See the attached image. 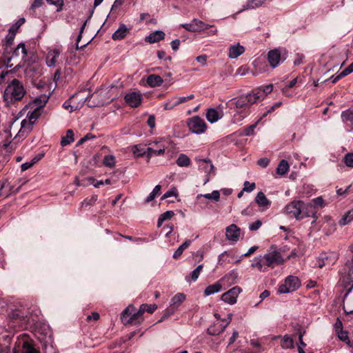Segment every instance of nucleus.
<instances>
[{
	"label": "nucleus",
	"mask_w": 353,
	"mask_h": 353,
	"mask_svg": "<svg viewBox=\"0 0 353 353\" xmlns=\"http://www.w3.org/2000/svg\"><path fill=\"white\" fill-rule=\"evenodd\" d=\"M285 214L296 220H301L305 217L312 216L314 218L312 223H314L318 219L316 212L310 203H305L301 200H294L288 204L284 209Z\"/></svg>",
	"instance_id": "obj_1"
},
{
	"label": "nucleus",
	"mask_w": 353,
	"mask_h": 353,
	"mask_svg": "<svg viewBox=\"0 0 353 353\" xmlns=\"http://www.w3.org/2000/svg\"><path fill=\"white\" fill-rule=\"evenodd\" d=\"M26 93L24 86L19 80L14 79L6 88L3 93V100L7 105L21 101Z\"/></svg>",
	"instance_id": "obj_2"
},
{
	"label": "nucleus",
	"mask_w": 353,
	"mask_h": 353,
	"mask_svg": "<svg viewBox=\"0 0 353 353\" xmlns=\"http://www.w3.org/2000/svg\"><path fill=\"white\" fill-rule=\"evenodd\" d=\"M256 102L257 101L256 100V97H254V95L252 92L245 95H240L237 97H234L230 99L227 103V105L230 109L234 108L237 110L244 111Z\"/></svg>",
	"instance_id": "obj_3"
},
{
	"label": "nucleus",
	"mask_w": 353,
	"mask_h": 353,
	"mask_svg": "<svg viewBox=\"0 0 353 353\" xmlns=\"http://www.w3.org/2000/svg\"><path fill=\"white\" fill-rule=\"evenodd\" d=\"M9 318L15 326L18 325L21 329H27L34 323V320L30 321L29 312L20 309L12 310L9 314Z\"/></svg>",
	"instance_id": "obj_4"
},
{
	"label": "nucleus",
	"mask_w": 353,
	"mask_h": 353,
	"mask_svg": "<svg viewBox=\"0 0 353 353\" xmlns=\"http://www.w3.org/2000/svg\"><path fill=\"white\" fill-rule=\"evenodd\" d=\"M300 286V279L297 276L290 275L285 279L284 283L279 286L278 292L280 294L289 293L296 290Z\"/></svg>",
	"instance_id": "obj_5"
},
{
	"label": "nucleus",
	"mask_w": 353,
	"mask_h": 353,
	"mask_svg": "<svg viewBox=\"0 0 353 353\" xmlns=\"http://www.w3.org/2000/svg\"><path fill=\"white\" fill-rule=\"evenodd\" d=\"M349 250L352 254V259L345 263L344 272L341 278L345 288H347L353 282V244L350 245Z\"/></svg>",
	"instance_id": "obj_6"
},
{
	"label": "nucleus",
	"mask_w": 353,
	"mask_h": 353,
	"mask_svg": "<svg viewBox=\"0 0 353 353\" xmlns=\"http://www.w3.org/2000/svg\"><path fill=\"white\" fill-rule=\"evenodd\" d=\"M27 50L24 43H20L11 52H5L4 58L7 63V66L11 68L12 64H10L12 59L21 57L24 59L27 56Z\"/></svg>",
	"instance_id": "obj_7"
},
{
	"label": "nucleus",
	"mask_w": 353,
	"mask_h": 353,
	"mask_svg": "<svg viewBox=\"0 0 353 353\" xmlns=\"http://www.w3.org/2000/svg\"><path fill=\"white\" fill-rule=\"evenodd\" d=\"M189 130L194 134H202L205 132L207 125L205 121L199 116H194L188 120Z\"/></svg>",
	"instance_id": "obj_8"
},
{
	"label": "nucleus",
	"mask_w": 353,
	"mask_h": 353,
	"mask_svg": "<svg viewBox=\"0 0 353 353\" xmlns=\"http://www.w3.org/2000/svg\"><path fill=\"white\" fill-rule=\"evenodd\" d=\"M263 264L268 267L274 268L284 263L281 253L277 250H274L266 253L263 256Z\"/></svg>",
	"instance_id": "obj_9"
},
{
	"label": "nucleus",
	"mask_w": 353,
	"mask_h": 353,
	"mask_svg": "<svg viewBox=\"0 0 353 353\" xmlns=\"http://www.w3.org/2000/svg\"><path fill=\"white\" fill-rule=\"evenodd\" d=\"M184 29L189 32H201L205 30H208L209 28H212L213 26H210L205 23L202 21H200L197 19H194L189 23H183L181 25Z\"/></svg>",
	"instance_id": "obj_10"
},
{
	"label": "nucleus",
	"mask_w": 353,
	"mask_h": 353,
	"mask_svg": "<svg viewBox=\"0 0 353 353\" xmlns=\"http://www.w3.org/2000/svg\"><path fill=\"white\" fill-rule=\"evenodd\" d=\"M337 259L334 252H323L316 258V265L319 268L325 265H332L336 263Z\"/></svg>",
	"instance_id": "obj_11"
},
{
	"label": "nucleus",
	"mask_w": 353,
	"mask_h": 353,
	"mask_svg": "<svg viewBox=\"0 0 353 353\" xmlns=\"http://www.w3.org/2000/svg\"><path fill=\"white\" fill-rule=\"evenodd\" d=\"M286 53L285 50H283V53L279 49L270 50L268 53V61L270 66L273 68L277 67L282 59L285 60L286 59L284 56Z\"/></svg>",
	"instance_id": "obj_12"
},
{
	"label": "nucleus",
	"mask_w": 353,
	"mask_h": 353,
	"mask_svg": "<svg viewBox=\"0 0 353 353\" xmlns=\"http://www.w3.org/2000/svg\"><path fill=\"white\" fill-rule=\"evenodd\" d=\"M241 289L239 286H235L221 295V300L230 305L236 302V298L241 293Z\"/></svg>",
	"instance_id": "obj_13"
},
{
	"label": "nucleus",
	"mask_w": 353,
	"mask_h": 353,
	"mask_svg": "<svg viewBox=\"0 0 353 353\" xmlns=\"http://www.w3.org/2000/svg\"><path fill=\"white\" fill-rule=\"evenodd\" d=\"M125 103L131 108L139 107L142 101L143 97L140 92H132L125 95Z\"/></svg>",
	"instance_id": "obj_14"
},
{
	"label": "nucleus",
	"mask_w": 353,
	"mask_h": 353,
	"mask_svg": "<svg viewBox=\"0 0 353 353\" xmlns=\"http://www.w3.org/2000/svg\"><path fill=\"white\" fill-rule=\"evenodd\" d=\"M241 234V229L235 224H231L225 229L226 238L229 241H237Z\"/></svg>",
	"instance_id": "obj_15"
},
{
	"label": "nucleus",
	"mask_w": 353,
	"mask_h": 353,
	"mask_svg": "<svg viewBox=\"0 0 353 353\" xmlns=\"http://www.w3.org/2000/svg\"><path fill=\"white\" fill-rule=\"evenodd\" d=\"M255 203L261 208L262 211L268 210L271 205V201H270L263 192H259L255 199Z\"/></svg>",
	"instance_id": "obj_16"
},
{
	"label": "nucleus",
	"mask_w": 353,
	"mask_h": 353,
	"mask_svg": "<svg viewBox=\"0 0 353 353\" xmlns=\"http://www.w3.org/2000/svg\"><path fill=\"white\" fill-rule=\"evenodd\" d=\"M272 85L270 84L265 85L263 89L259 88L256 91H253L252 93L258 102L264 99L266 95L272 91Z\"/></svg>",
	"instance_id": "obj_17"
},
{
	"label": "nucleus",
	"mask_w": 353,
	"mask_h": 353,
	"mask_svg": "<svg viewBox=\"0 0 353 353\" xmlns=\"http://www.w3.org/2000/svg\"><path fill=\"white\" fill-rule=\"evenodd\" d=\"M143 314L144 313L139 307V310L137 312L133 314L132 313V316L128 319V321H125V325H140L143 320L142 318Z\"/></svg>",
	"instance_id": "obj_18"
},
{
	"label": "nucleus",
	"mask_w": 353,
	"mask_h": 353,
	"mask_svg": "<svg viewBox=\"0 0 353 353\" xmlns=\"http://www.w3.org/2000/svg\"><path fill=\"white\" fill-rule=\"evenodd\" d=\"M129 31L130 29H128L125 24L121 23L119 28L113 33L112 39L114 41L123 39L127 36Z\"/></svg>",
	"instance_id": "obj_19"
},
{
	"label": "nucleus",
	"mask_w": 353,
	"mask_h": 353,
	"mask_svg": "<svg viewBox=\"0 0 353 353\" xmlns=\"http://www.w3.org/2000/svg\"><path fill=\"white\" fill-rule=\"evenodd\" d=\"M165 33L161 30H156L150 33L148 36L145 38V42L150 43H157L165 38Z\"/></svg>",
	"instance_id": "obj_20"
},
{
	"label": "nucleus",
	"mask_w": 353,
	"mask_h": 353,
	"mask_svg": "<svg viewBox=\"0 0 353 353\" xmlns=\"http://www.w3.org/2000/svg\"><path fill=\"white\" fill-rule=\"evenodd\" d=\"M18 343L19 346L21 345V353H40L39 351L37 350L34 345L26 339H22Z\"/></svg>",
	"instance_id": "obj_21"
},
{
	"label": "nucleus",
	"mask_w": 353,
	"mask_h": 353,
	"mask_svg": "<svg viewBox=\"0 0 353 353\" xmlns=\"http://www.w3.org/2000/svg\"><path fill=\"white\" fill-rule=\"evenodd\" d=\"M227 325H223L219 323H214L207 329V333L211 336H217L223 333Z\"/></svg>",
	"instance_id": "obj_22"
},
{
	"label": "nucleus",
	"mask_w": 353,
	"mask_h": 353,
	"mask_svg": "<svg viewBox=\"0 0 353 353\" xmlns=\"http://www.w3.org/2000/svg\"><path fill=\"white\" fill-rule=\"evenodd\" d=\"M341 119L343 123L350 127L348 130H353V110L348 109L343 111L341 113Z\"/></svg>",
	"instance_id": "obj_23"
},
{
	"label": "nucleus",
	"mask_w": 353,
	"mask_h": 353,
	"mask_svg": "<svg viewBox=\"0 0 353 353\" xmlns=\"http://www.w3.org/2000/svg\"><path fill=\"white\" fill-rule=\"evenodd\" d=\"M245 52V48L239 43L231 46L229 48L228 56L230 58L235 59L241 55Z\"/></svg>",
	"instance_id": "obj_24"
},
{
	"label": "nucleus",
	"mask_w": 353,
	"mask_h": 353,
	"mask_svg": "<svg viewBox=\"0 0 353 353\" xmlns=\"http://www.w3.org/2000/svg\"><path fill=\"white\" fill-rule=\"evenodd\" d=\"M59 55L60 51L58 49H54L49 51L46 57V63L48 66L51 67L54 65Z\"/></svg>",
	"instance_id": "obj_25"
},
{
	"label": "nucleus",
	"mask_w": 353,
	"mask_h": 353,
	"mask_svg": "<svg viewBox=\"0 0 353 353\" xmlns=\"http://www.w3.org/2000/svg\"><path fill=\"white\" fill-rule=\"evenodd\" d=\"M163 82L161 77L157 74H150L147 78V83L152 88L160 86Z\"/></svg>",
	"instance_id": "obj_26"
},
{
	"label": "nucleus",
	"mask_w": 353,
	"mask_h": 353,
	"mask_svg": "<svg viewBox=\"0 0 353 353\" xmlns=\"http://www.w3.org/2000/svg\"><path fill=\"white\" fill-rule=\"evenodd\" d=\"M49 95L41 94L36 97L32 102V105L35 107L43 109L49 99Z\"/></svg>",
	"instance_id": "obj_27"
},
{
	"label": "nucleus",
	"mask_w": 353,
	"mask_h": 353,
	"mask_svg": "<svg viewBox=\"0 0 353 353\" xmlns=\"http://www.w3.org/2000/svg\"><path fill=\"white\" fill-rule=\"evenodd\" d=\"M221 289L222 285L220 283V281H217L214 284L208 285L204 290V294L205 296H210L211 294L220 292Z\"/></svg>",
	"instance_id": "obj_28"
},
{
	"label": "nucleus",
	"mask_w": 353,
	"mask_h": 353,
	"mask_svg": "<svg viewBox=\"0 0 353 353\" xmlns=\"http://www.w3.org/2000/svg\"><path fill=\"white\" fill-rule=\"evenodd\" d=\"M206 119L211 123H215L220 119L218 111L214 108H209L206 112Z\"/></svg>",
	"instance_id": "obj_29"
},
{
	"label": "nucleus",
	"mask_w": 353,
	"mask_h": 353,
	"mask_svg": "<svg viewBox=\"0 0 353 353\" xmlns=\"http://www.w3.org/2000/svg\"><path fill=\"white\" fill-rule=\"evenodd\" d=\"M297 334L299 336V343L297 345L298 352L299 353H305L303 348L306 346V344L303 341V337L305 334V330L302 327H299L297 330Z\"/></svg>",
	"instance_id": "obj_30"
},
{
	"label": "nucleus",
	"mask_w": 353,
	"mask_h": 353,
	"mask_svg": "<svg viewBox=\"0 0 353 353\" xmlns=\"http://www.w3.org/2000/svg\"><path fill=\"white\" fill-rule=\"evenodd\" d=\"M185 298L186 296L183 293H177L172 298L170 305L178 310V307L185 300Z\"/></svg>",
	"instance_id": "obj_31"
},
{
	"label": "nucleus",
	"mask_w": 353,
	"mask_h": 353,
	"mask_svg": "<svg viewBox=\"0 0 353 353\" xmlns=\"http://www.w3.org/2000/svg\"><path fill=\"white\" fill-rule=\"evenodd\" d=\"M147 157L151 158L153 156H160L165 153V147L162 146L159 148H154V146L147 148Z\"/></svg>",
	"instance_id": "obj_32"
},
{
	"label": "nucleus",
	"mask_w": 353,
	"mask_h": 353,
	"mask_svg": "<svg viewBox=\"0 0 353 353\" xmlns=\"http://www.w3.org/2000/svg\"><path fill=\"white\" fill-rule=\"evenodd\" d=\"M176 163L179 167H188L191 164V160L186 154H180Z\"/></svg>",
	"instance_id": "obj_33"
},
{
	"label": "nucleus",
	"mask_w": 353,
	"mask_h": 353,
	"mask_svg": "<svg viewBox=\"0 0 353 353\" xmlns=\"http://www.w3.org/2000/svg\"><path fill=\"white\" fill-rule=\"evenodd\" d=\"M281 345L283 349L294 348V339L290 336L286 334L281 339Z\"/></svg>",
	"instance_id": "obj_34"
},
{
	"label": "nucleus",
	"mask_w": 353,
	"mask_h": 353,
	"mask_svg": "<svg viewBox=\"0 0 353 353\" xmlns=\"http://www.w3.org/2000/svg\"><path fill=\"white\" fill-rule=\"evenodd\" d=\"M74 132L72 130L69 129L66 131L65 136L63 137L61 141L62 146H66L74 141Z\"/></svg>",
	"instance_id": "obj_35"
},
{
	"label": "nucleus",
	"mask_w": 353,
	"mask_h": 353,
	"mask_svg": "<svg viewBox=\"0 0 353 353\" xmlns=\"http://www.w3.org/2000/svg\"><path fill=\"white\" fill-rule=\"evenodd\" d=\"M289 168L290 165L288 162L286 160L283 159L278 165L276 173L280 175H284L288 172Z\"/></svg>",
	"instance_id": "obj_36"
},
{
	"label": "nucleus",
	"mask_w": 353,
	"mask_h": 353,
	"mask_svg": "<svg viewBox=\"0 0 353 353\" xmlns=\"http://www.w3.org/2000/svg\"><path fill=\"white\" fill-rule=\"evenodd\" d=\"M266 0H248L246 5L243 6V8L241 11L258 8Z\"/></svg>",
	"instance_id": "obj_37"
},
{
	"label": "nucleus",
	"mask_w": 353,
	"mask_h": 353,
	"mask_svg": "<svg viewBox=\"0 0 353 353\" xmlns=\"http://www.w3.org/2000/svg\"><path fill=\"white\" fill-rule=\"evenodd\" d=\"M191 242H192L191 240H186L184 243H183L177 248V250L174 252L172 257L175 259H179L183 254V252L184 251V250H185L186 248H188L190 246Z\"/></svg>",
	"instance_id": "obj_38"
},
{
	"label": "nucleus",
	"mask_w": 353,
	"mask_h": 353,
	"mask_svg": "<svg viewBox=\"0 0 353 353\" xmlns=\"http://www.w3.org/2000/svg\"><path fill=\"white\" fill-rule=\"evenodd\" d=\"M43 109L36 107L34 110L32 112H29L28 113V117L29 119V122L31 124L34 123L37 119L40 117L41 112Z\"/></svg>",
	"instance_id": "obj_39"
},
{
	"label": "nucleus",
	"mask_w": 353,
	"mask_h": 353,
	"mask_svg": "<svg viewBox=\"0 0 353 353\" xmlns=\"http://www.w3.org/2000/svg\"><path fill=\"white\" fill-rule=\"evenodd\" d=\"M134 310V307L133 305H128L121 314V319L122 323L125 325V321H128V319L132 316V313Z\"/></svg>",
	"instance_id": "obj_40"
},
{
	"label": "nucleus",
	"mask_w": 353,
	"mask_h": 353,
	"mask_svg": "<svg viewBox=\"0 0 353 353\" xmlns=\"http://www.w3.org/2000/svg\"><path fill=\"white\" fill-rule=\"evenodd\" d=\"M353 220V208L347 211L339 221L340 225H345Z\"/></svg>",
	"instance_id": "obj_41"
},
{
	"label": "nucleus",
	"mask_w": 353,
	"mask_h": 353,
	"mask_svg": "<svg viewBox=\"0 0 353 353\" xmlns=\"http://www.w3.org/2000/svg\"><path fill=\"white\" fill-rule=\"evenodd\" d=\"M204 197L208 199L218 201L220 199V193L218 190H214L212 193H208L205 194H199L197 196V199L200 197Z\"/></svg>",
	"instance_id": "obj_42"
},
{
	"label": "nucleus",
	"mask_w": 353,
	"mask_h": 353,
	"mask_svg": "<svg viewBox=\"0 0 353 353\" xmlns=\"http://www.w3.org/2000/svg\"><path fill=\"white\" fill-rule=\"evenodd\" d=\"M177 310L176 308H175L172 305H170L168 307L165 309V310L163 312V316H161V319L158 322H162L163 321L165 320L170 316L173 315L176 311Z\"/></svg>",
	"instance_id": "obj_43"
},
{
	"label": "nucleus",
	"mask_w": 353,
	"mask_h": 353,
	"mask_svg": "<svg viewBox=\"0 0 353 353\" xmlns=\"http://www.w3.org/2000/svg\"><path fill=\"white\" fill-rule=\"evenodd\" d=\"M98 196L96 194L92 195L90 198L85 199L81 203V208H87L88 206L93 205L96 201H97Z\"/></svg>",
	"instance_id": "obj_44"
},
{
	"label": "nucleus",
	"mask_w": 353,
	"mask_h": 353,
	"mask_svg": "<svg viewBox=\"0 0 353 353\" xmlns=\"http://www.w3.org/2000/svg\"><path fill=\"white\" fill-rule=\"evenodd\" d=\"M103 163L105 166L113 168L115 166L116 161L113 155H105L103 159Z\"/></svg>",
	"instance_id": "obj_45"
},
{
	"label": "nucleus",
	"mask_w": 353,
	"mask_h": 353,
	"mask_svg": "<svg viewBox=\"0 0 353 353\" xmlns=\"http://www.w3.org/2000/svg\"><path fill=\"white\" fill-rule=\"evenodd\" d=\"M161 186L160 185H157L154 187L152 192L145 199L146 203H149L154 199V198L159 195L161 193Z\"/></svg>",
	"instance_id": "obj_46"
},
{
	"label": "nucleus",
	"mask_w": 353,
	"mask_h": 353,
	"mask_svg": "<svg viewBox=\"0 0 353 353\" xmlns=\"http://www.w3.org/2000/svg\"><path fill=\"white\" fill-rule=\"evenodd\" d=\"M336 333L341 341L345 342L350 347L353 348V342L352 343L349 339L347 332L342 330Z\"/></svg>",
	"instance_id": "obj_47"
},
{
	"label": "nucleus",
	"mask_w": 353,
	"mask_h": 353,
	"mask_svg": "<svg viewBox=\"0 0 353 353\" xmlns=\"http://www.w3.org/2000/svg\"><path fill=\"white\" fill-rule=\"evenodd\" d=\"M140 308L141 309V311L144 313L145 312H147L150 314H152L157 308V305L156 304H142L140 306Z\"/></svg>",
	"instance_id": "obj_48"
},
{
	"label": "nucleus",
	"mask_w": 353,
	"mask_h": 353,
	"mask_svg": "<svg viewBox=\"0 0 353 353\" xmlns=\"http://www.w3.org/2000/svg\"><path fill=\"white\" fill-rule=\"evenodd\" d=\"M26 22L24 17L19 18L10 28V30L17 33L19 28Z\"/></svg>",
	"instance_id": "obj_49"
},
{
	"label": "nucleus",
	"mask_w": 353,
	"mask_h": 353,
	"mask_svg": "<svg viewBox=\"0 0 353 353\" xmlns=\"http://www.w3.org/2000/svg\"><path fill=\"white\" fill-rule=\"evenodd\" d=\"M5 188H6L5 184H3L1 185V188H0V196H5L6 197H7L9 194L17 193L19 190L20 186H19L17 188H14L13 186L10 187L9 189V193H6V194H5L3 192V189Z\"/></svg>",
	"instance_id": "obj_50"
},
{
	"label": "nucleus",
	"mask_w": 353,
	"mask_h": 353,
	"mask_svg": "<svg viewBox=\"0 0 353 353\" xmlns=\"http://www.w3.org/2000/svg\"><path fill=\"white\" fill-rule=\"evenodd\" d=\"M261 120L259 119L256 123L245 127V130H245L244 134L245 136H250V135L254 134V129L256 127L258 122H259Z\"/></svg>",
	"instance_id": "obj_51"
},
{
	"label": "nucleus",
	"mask_w": 353,
	"mask_h": 353,
	"mask_svg": "<svg viewBox=\"0 0 353 353\" xmlns=\"http://www.w3.org/2000/svg\"><path fill=\"white\" fill-rule=\"evenodd\" d=\"M343 161L347 167L353 168V153H348L345 155Z\"/></svg>",
	"instance_id": "obj_52"
},
{
	"label": "nucleus",
	"mask_w": 353,
	"mask_h": 353,
	"mask_svg": "<svg viewBox=\"0 0 353 353\" xmlns=\"http://www.w3.org/2000/svg\"><path fill=\"white\" fill-rule=\"evenodd\" d=\"M200 273L195 269L194 270L190 276H185V280L187 282L196 281L197 279L199 278Z\"/></svg>",
	"instance_id": "obj_53"
},
{
	"label": "nucleus",
	"mask_w": 353,
	"mask_h": 353,
	"mask_svg": "<svg viewBox=\"0 0 353 353\" xmlns=\"http://www.w3.org/2000/svg\"><path fill=\"white\" fill-rule=\"evenodd\" d=\"M15 35H16L15 32H13L9 30L8 34H7V36L6 37V43L7 47L10 46L12 44L13 41L15 37Z\"/></svg>",
	"instance_id": "obj_54"
},
{
	"label": "nucleus",
	"mask_w": 353,
	"mask_h": 353,
	"mask_svg": "<svg viewBox=\"0 0 353 353\" xmlns=\"http://www.w3.org/2000/svg\"><path fill=\"white\" fill-rule=\"evenodd\" d=\"M135 149L136 150H134V153L138 157H143L144 155L147 156V152H148L147 148H145V147L141 148L139 145H136Z\"/></svg>",
	"instance_id": "obj_55"
},
{
	"label": "nucleus",
	"mask_w": 353,
	"mask_h": 353,
	"mask_svg": "<svg viewBox=\"0 0 353 353\" xmlns=\"http://www.w3.org/2000/svg\"><path fill=\"white\" fill-rule=\"evenodd\" d=\"M46 1L50 4L56 6L57 7V12H60L62 10V7L63 6V0H46Z\"/></svg>",
	"instance_id": "obj_56"
},
{
	"label": "nucleus",
	"mask_w": 353,
	"mask_h": 353,
	"mask_svg": "<svg viewBox=\"0 0 353 353\" xmlns=\"http://www.w3.org/2000/svg\"><path fill=\"white\" fill-rule=\"evenodd\" d=\"M243 191L247 192H251L256 188L255 183H250L249 181H245L243 184Z\"/></svg>",
	"instance_id": "obj_57"
},
{
	"label": "nucleus",
	"mask_w": 353,
	"mask_h": 353,
	"mask_svg": "<svg viewBox=\"0 0 353 353\" xmlns=\"http://www.w3.org/2000/svg\"><path fill=\"white\" fill-rule=\"evenodd\" d=\"M281 105V102H277L272 106H271L263 114L259 120H261L263 118L265 117L268 114L273 112L276 108L280 107Z\"/></svg>",
	"instance_id": "obj_58"
},
{
	"label": "nucleus",
	"mask_w": 353,
	"mask_h": 353,
	"mask_svg": "<svg viewBox=\"0 0 353 353\" xmlns=\"http://www.w3.org/2000/svg\"><path fill=\"white\" fill-rule=\"evenodd\" d=\"M323 203H324V201L321 197H317V198L313 199L314 204L313 205L310 204V205L313 207L314 211L316 212V213L317 212L315 210V208L319 206H322Z\"/></svg>",
	"instance_id": "obj_59"
},
{
	"label": "nucleus",
	"mask_w": 353,
	"mask_h": 353,
	"mask_svg": "<svg viewBox=\"0 0 353 353\" xmlns=\"http://www.w3.org/2000/svg\"><path fill=\"white\" fill-rule=\"evenodd\" d=\"M296 83H297L296 78H294L292 80H291L287 85H285V87H283V88L282 89L283 92L285 93L286 92H288V90L289 89L293 88L296 84Z\"/></svg>",
	"instance_id": "obj_60"
},
{
	"label": "nucleus",
	"mask_w": 353,
	"mask_h": 353,
	"mask_svg": "<svg viewBox=\"0 0 353 353\" xmlns=\"http://www.w3.org/2000/svg\"><path fill=\"white\" fill-rule=\"evenodd\" d=\"M172 196H177V190L175 188H172L171 190H170L167 192H165L161 199H165Z\"/></svg>",
	"instance_id": "obj_61"
},
{
	"label": "nucleus",
	"mask_w": 353,
	"mask_h": 353,
	"mask_svg": "<svg viewBox=\"0 0 353 353\" xmlns=\"http://www.w3.org/2000/svg\"><path fill=\"white\" fill-rule=\"evenodd\" d=\"M264 261L262 259H255V262L252 264V266L254 268H257L260 271L262 270L263 265H265L263 264Z\"/></svg>",
	"instance_id": "obj_62"
},
{
	"label": "nucleus",
	"mask_w": 353,
	"mask_h": 353,
	"mask_svg": "<svg viewBox=\"0 0 353 353\" xmlns=\"http://www.w3.org/2000/svg\"><path fill=\"white\" fill-rule=\"evenodd\" d=\"M174 215V213L173 211L168 210L161 214L159 216L165 221V220L170 219Z\"/></svg>",
	"instance_id": "obj_63"
},
{
	"label": "nucleus",
	"mask_w": 353,
	"mask_h": 353,
	"mask_svg": "<svg viewBox=\"0 0 353 353\" xmlns=\"http://www.w3.org/2000/svg\"><path fill=\"white\" fill-rule=\"evenodd\" d=\"M262 225V222L260 220H256V221L252 223L249 225V229L252 231L257 230Z\"/></svg>",
	"instance_id": "obj_64"
}]
</instances>
